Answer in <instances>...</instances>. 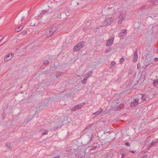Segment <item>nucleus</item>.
Masks as SVG:
<instances>
[{
	"instance_id": "obj_15",
	"label": "nucleus",
	"mask_w": 158,
	"mask_h": 158,
	"mask_svg": "<svg viewBox=\"0 0 158 158\" xmlns=\"http://www.w3.org/2000/svg\"><path fill=\"white\" fill-rule=\"evenodd\" d=\"M23 26H22V25L16 28L15 29V31L16 32H19V31H21L23 29Z\"/></svg>"
},
{
	"instance_id": "obj_45",
	"label": "nucleus",
	"mask_w": 158,
	"mask_h": 158,
	"mask_svg": "<svg viewBox=\"0 0 158 158\" xmlns=\"http://www.w3.org/2000/svg\"><path fill=\"white\" fill-rule=\"evenodd\" d=\"M110 131H104V134H106V133H108Z\"/></svg>"
},
{
	"instance_id": "obj_31",
	"label": "nucleus",
	"mask_w": 158,
	"mask_h": 158,
	"mask_svg": "<svg viewBox=\"0 0 158 158\" xmlns=\"http://www.w3.org/2000/svg\"><path fill=\"white\" fill-rule=\"evenodd\" d=\"M48 133V131L47 130H45V132H44L42 133V135H47Z\"/></svg>"
},
{
	"instance_id": "obj_46",
	"label": "nucleus",
	"mask_w": 158,
	"mask_h": 158,
	"mask_svg": "<svg viewBox=\"0 0 158 158\" xmlns=\"http://www.w3.org/2000/svg\"><path fill=\"white\" fill-rule=\"evenodd\" d=\"M130 152H131L133 153H135V151H130Z\"/></svg>"
},
{
	"instance_id": "obj_14",
	"label": "nucleus",
	"mask_w": 158,
	"mask_h": 158,
	"mask_svg": "<svg viewBox=\"0 0 158 158\" xmlns=\"http://www.w3.org/2000/svg\"><path fill=\"white\" fill-rule=\"evenodd\" d=\"M143 101H149V99H151L150 98L148 97V95L146 94L143 95Z\"/></svg>"
},
{
	"instance_id": "obj_17",
	"label": "nucleus",
	"mask_w": 158,
	"mask_h": 158,
	"mask_svg": "<svg viewBox=\"0 0 158 158\" xmlns=\"http://www.w3.org/2000/svg\"><path fill=\"white\" fill-rule=\"evenodd\" d=\"M93 73V72L91 71H89L88 73L86 75L85 78H88L91 76Z\"/></svg>"
},
{
	"instance_id": "obj_3",
	"label": "nucleus",
	"mask_w": 158,
	"mask_h": 158,
	"mask_svg": "<svg viewBox=\"0 0 158 158\" xmlns=\"http://www.w3.org/2000/svg\"><path fill=\"white\" fill-rule=\"evenodd\" d=\"M114 19L111 17L106 18L103 23V26H106L110 25L113 22Z\"/></svg>"
},
{
	"instance_id": "obj_16",
	"label": "nucleus",
	"mask_w": 158,
	"mask_h": 158,
	"mask_svg": "<svg viewBox=\"0 0 158 158\" xmlns=\"http://www.w3.org/2000/svg\"><path fill=\"white\" fill-rule=\"evenodd\" d=\"M85 103L84 102L77 105L78 109H80L82 107H83V106L85 105Z\"/></svg>"
},
{
	"instance_id": "obj_1",
	"label": "nucleus",
	"mask_w": 158,
	"mask_h": 158,
	"mask_svg": "<svg viewBox=\"0 0 158 158\" xmlns=\"http://www.w3.org/2000/svg\"><path fill=\"white\" fill-rule=\"evenodd\" d=\"M57 30L56 27H52L47 30L46 31L45 35L47 37H50Z\"/></svg>"
},
{
	"instance_id": "obj_32",
	"label": "nucleus",
	"mask_w": 158,
	"mask_h": 158,
	"mask_svg": "<svg viewBox=\"0 0 158 158\" xmlns=\"http://www.w3.org/2000/svg\"><path fill=\"white\" fill-rule=\"evenodd\" d=\"M146 6H143L141 8V10L142 11H143V10H144L146 9Z\"/></svg>"
},
{
	"instance_id": "obj_37",
	"label": "nucleus",
	"mask_w": 158,
	"mask_h": 158,
	"mask_svg": "<svg viewBox=\"0 0 158 158\" xmlns=\"http://www.w3.org/2000/svg\"><path fill=\"white\" fill-rule=\"evenodd\" d=\"M47 12H48L47 10H43L42 13L43 14H45V13H47Z\"/></svg>"
},
{
	"instance_id": "obj_4",
	"label": "nucleus",
	"mask_w": 158,
	"mask_h": 158,
	"mask_svg": "<svg viewBox=\"0 0 158 158\" xmlns=\"http://www.w3.org/2000/svg\"><path fill=\"white\" fill-rule=\"evenodd\" d=\"M126 17V13H120L118 17V23L119 25L122 24Z\"/></svg>"
},
{
	"instance_id": "obj_35",
	"label": "nucleus",
	"mask_w": 158,
	"mask_h": 158,
	"mask_svg": "<svg viewBox=\"0 0 158 158\" xmlns=\"http://www.w3.org/2000/svg\"><path fill=\"white\" fill-rule=\"evenodd\" d=\"M91 127V125H89L88 126H87L86 128L85 129H90Z\"/></svg>"
},
{
	"instance_id": "obj_47",
	"label": "nucleus",
	"mask_w": 158,
	"mask_h": 158,
	"mask_svg": "<svg viewBox=\"0 0 158 158\" xmlns=\"http://www.w3.org/2000/svg\"><path fill=\"white\" fill-rule=\"evenodd\" d=\"M118 100H116V103H117V104H118ZM117 105H118V104H117Z\"/></svg>"
},
{
	"instance_id": "obj_12",
	"label": "nucleus",
	"mask_w": 158,
	"mask_h": 158,
	"mask_svg": "<svg viewBox=\"0 0 158 158\" xmlns=\"http://www.w3.org/2000/svg\"><path fill=\"white\" fill-rule=\"evenodd\" d=\"M103 110L102 108H100L99 110L93 113V115H97L101 114Z\"/></svg>"
},
{
	"instance_id": "obj_11",
	"label": "nucleus",
	"mask_w": 158,
	"mask_h": 158,
	"mask_svg": "<svg viewBox=\"0 0 158 158\" xmlns=\"http://www.w3.org/2000/svg\"><path fill=\"white\" fill-rule=\"evenodd\" d=\"M124 107V104H120L118 105V106L114 108V110H119Z\"/></svg>"
},
{
	"instance_id": "obj_23",
	"label": "nucleus",
	"mask_w": 158,
	"mask_h": 158,
	"mask_svg": "<svg viewBox=\"0 0 158 158\" xmlns=\"http://www.w3.org/2000/svg\"><path fill=\"white\" fill-rule=\"evenodd\" d=\"M6 146L7 148H8V149H12L11 144L10 143H8V144H6Z\"/></svg>"
},
{
	"instance_id": "obj_24",
	"label": "nucleus",
	"mask_w": 158,
	"mask_h": 158,
	"mask_svg": "<svg viewBox=\"0 0 158 158\" xmlns=\"http://www.w3.org/2000/svg\"><path fill=\"white\" fill-rule=\"evenodd\" d=\"M120 154L121 155H122L123 154H125L126 152L124 149H122L120 151Z\"/></svg>"
},
{
	"instance_id": "obj_30",
	"label": "nucleus",
	"mask_w": 158,
	"mask_h": 158,
	"mask_svg": "<svg viewBox=\"0 0 158 158\" xmlns=\"http://www.w3.org/2000/svg\"><path fill=\"white\" fill-rule=\"evenodd\" d=\"M2 118L3 119H4L6 116V113H5L3 112L2 113Z\"/></svg>"
},
{
	"instance_id": "obj_43",
	"label": "nucleus",
	"mask_w": 158,
	"mask_h": 158,
	"mask_svg": "<svg viewBox=\"0 0 158 158\" xmlns=\"http://www.w3.org/2000/svg\"><path fill=\"white\" fill-rule=\"evenodd\" d=\"M141 158H147V156L145 155L144 156H142Z\"/></svg>"
},
{
	"instance_id": "obj_39",
	"label": "nucleus",
	"mask_w": 158,
	"mask_h": 158,
	"mask_svg": "<svg viewBox=\"0 0 158 158\" xmlns=\"http://www.w3.org/2000/svg\"><path fill=\"white\" fill-rule=\"evenodd\" d=\"M31 25L32 26L37 25H36L35 23H31Z\"/></svg>"
},
{
	"instance_id": "obj_20",
	"label": "nucleus",
	"mask_w": 158,
	"mask_h": 158,
	"mask_svg": "<svg viewBox=\"0 0 158 158\" xmlns=\"http://www.w3.org/2000/svg\"><path fill=\"white\" fill-rule=\"evenodd\" d=\"M156 141H153L151 143L149 144L148 147L151 148L153 146H154L156 144Z\"/></svg>"
},
{
	"instance_id": "obj_26",
	"label": "nucleus",
	"mask_w": 158,
	"mask_h": 158,
	"mask_svg": "<svg viewBox=\"0 0 158 158\" xmlns=\"http://www.w3.org/2000/svg\"><path fill=\"white\" fill-rule=\"evenodd\" d=\"M61 74H63V73L62 72H59V73H57L56 74V77L57 78L58 77L60 76Z\"/></svg>"
},
{
	"instance_id": "obj_42",
	"label": "nucleus",
	"mask_w": 158,
	"mask_h": 158,
	"mask_svg": "<svg viewBox=\"0 0 158 158\" xmlns=\"http://www.w3.org/2000/svg\"><path fill=\"white\" fill-rule=\"evenodd\" d=\"M132 73V71L130 70L129 72V74H131Z\"/></svg>"
},
{
	"instance_id": "obj_28",
	"label": "nucleus",
	"mask_w": 158,
	"mask_h": 158,
	"mask_svg": "<svg viewBox=\"0 0 158 158\" xmlns=\"http://www.w3.org/2000/svg\"><path fill=\"white\" fill-rule=\"evenodd\" d=\"M97 148V146H94L92 148H91L90 149V150L91 151V150H94L95 149H96Z\"/></svg>"
},
{
	"instance_id": "obj_22",
	"label": "nucleus",
	"mask_w": 158,
	"mask_h": 158,
	"mask_svg": "<svg viewBox=\"0 0 158 158\" xmlns=\"http://www.w3.org/2000/svg\"><path fill=\"white\" fill-rule=\"evenodd\" d=\"M115 64L116 63L114 61H112L110 64L111 68H112L113 67H114L115 66Z\"/></svg>"
},
{
	"instance_id": "obj_10",
	"label": "nucleus",
	"mask_w": 158,
	"mask_h": 158,
	"mask_svg": "<svg viewBox=\"0 0 158 158\" xmlns=\"http://www.w3.org/2000/svg\"><path fill=\"white\" fill-rule=\"evenodd\" d=\"M138 59V55L137 53V49H136L135 52L134 53V54L133 56V61L134 62H135Z\"/></svg>"
},
{
	"instance_id": "obj_29",
	"label": "nucleus",
	"mask_w": 158,
	"mask_h": 158,
	"mask_svg": "<svg viewBox=\"0 0 158 158\" xmlns=\"http://www.w3.org/2000/svg\"><path fill=\"white\" fill-rule=\"evenodd\" d=\"M49 61L45 60L43 64L45 65L48 64L49 63Z\"/></svg>"
},
{
	"instance_id": "obj_6",
	"label": "nucleus",
	"mask_w": 158,
	"mask_h": 158,
	"mask_svg": "<svg viewBox=\"0 0 158 158\" xmlns=\"http://www.w3.org/2000/svg\"><path fill=\"white\" fill-rule=\"evenodd\" d=\"M114 38L113 36L110 37V38L106 42V46L107 47L111 46L113 43Z\"/></svg>"
},
{
	"instance_id": "obj_49",
	"label": "nucleus",
	"mask_w": 158,
	"mask_h": 158,
	"mask_svg": "<svg viewBox=\"0 0 158 158\" xmlns=\"http://www.w3.org/2000/svg\"><path fill=\"white\" fill-rule=\"evenodd\" d=\"M156 51L158 53V49H156Z\"/></svg>"
},
{
	"instance_id": "obj_33",
	"label": "nucleus",
	"mask_w": 158,
	"mask_h": 158,
	"mask_svg": "<svg viewBox=\"0 0 158 158\" xmlns=\"http://www.w3.org/2000/svg\"><path fill=\"white\" fill-rule=\"evenodd\" d=\"M21 34L23 35H26L27 34V31H23L21 32Z\"/></svg>"
},
{
	"instance_id": "obj_48",
	"label": "nucleus",
	"mask_w": 158,
	"mask_h": 158,
	"mask_svg": "<svg viewBox=\"0 0 158 158\" xmlns=\"http://www.w3.org/2000/svg\"><path fill=\"white\" fill-rule=\"evenodd\" d=\"M68 13H69V12H68V13H67V14L66 13V15H68Z\"/></svg>"
},
{
	"instance_id": "obj_8",
	"label": "nucleus",
	"mask_w": 158,
	"mask_h": 158,
	"mask_svg": "<svg viewBox=\"0 0 158 158\" xmlns=\"http://www.w3.org/2000/svg\"><path fill=\"white\" fill-rule=\"evenodd\" d=\"M13 57V54L10 53L6 55L4 58V61L7 62L11 59Z\"/></svg>"
},
{
	"instance_id": "obj_19",
	"label": "nucleus",
	"mask_w": 158,
	"mask_h": 158,
	"mask_svg": "<svg viewBox=\"0 0 158 158\" xmlns=\"http://www.w3.org/2000/svg\"><path fill=\"white\" fill-rule=\"evenodd\" d=\"M114 155V154L113 153H110L107 155L105 158H112L113 157Z\"/></svg>"
},
{
	"instance_id": "obj_21",
	"label": "nucleus",
	"mask_w": 158,
	"mask_h": 158,
	"mask_svg": "<svg viewBox=\"0 0 158 158\" xmlns=\"http://www.w3.org/2000/svg\"><path fill=\"white\" fill-rule=\"evenodd\" d=\"M78 108L77 107V105H76L74 106L73 108H72L71 109V111H75L77 110H78Z\"/></svg>"
},
{
	"instance_id": "obj_5",
	"label": "nucleus",
	"mask_w": 158,
	"mask_h": 158,
	"mask_svg": "<svg viewBox=\"0 0 158 158\" xmlns=\"http://www.w3.org/2000/svg\"><path fill=\"white\" fill-rule=\"evenodd\" d=\"M127 33V31L126 29H122L121 30V32L118 34V36L121 39H123L125 35L123 34L126 35Z\"/></svg>"
},
{
	"instance_id": "obj_38",
	"label": "nucleus",
	"mask_w": 158,
	"mask_h": 158,
	"mask_svg": "<svg viewBox=\"0 0 158 158\" xmlns=\"http://www.w3.org/2000/svg\"><path fill=\"white\" fill-rule=\"evenodd\" d=\"M121 156H121V158H124L126 156V155H125V154H122V155H121Z\"/></svg>"
},
{
	"instance_id": "obj_2",
	"label": "nucleus",
	"mask_w": 158,
	"mask_h": 158,
	"mask_svg": "<svg viewBox=\"0 0 158 158\" xmlns=\"http://www.w3.org/2000/svg\"><path fill=\"white\" fill-rule=\"evenodd\" d=\"M85 42L82 41L76 44L73 48L74 52H77L82 48L84 45Z\"/></svg>"
},
{
	"instance_id": "obj_34",
	"label": "nucleus",
	"mask_w": 158,
	"mask_h": 158,
	"mask_svg": "<svg viewBox=\"0 0 158 158\" xmlns=\"http://www.w3.org/2000/svg\"><path fill=\"white\" fill-rule=\"evenodd\" d=\"M153 84L154 86H156L158 84V81H154L153 82Z\"/></svg>"
},
{
	"instance_id": "obj_40",
	"label": "nucleus",
	"mask_w": 158,
	"mask_h": 158,
	"mask_svg": "<svg viewBox=\"0 0 158 158\" xmlns=\"http://www.w3.org/2000/svg\"><path fill=\"white\" fill-rule=\"evenodd\" d=\"M25 19V17H22L21 18V21H22Z\"/></svg>"
},
{
	"instance_id": "obj_36",
	"label": "nucleus",
	"mask_w": 158,
	"mask_h": 158,
	"mask_svg": "<svg viewBox=\"0 0 158 158\" xmlns=\"http://www.w3.org/2000/svg\"><path fill=\"white\" fill-rule=\"evenodd\" d=\"M125 144L127 146H129L130 145V143L128 142H126Z\"/></svg>"
},
{
	"instance_id": "obj_7",
	"label": "nucleus",
	"mask_w": 158,
	"mask_h": 158,
	"mask_svg": "<svg viewBox=\"0 0 158 158\" xmlns=\"http://www.w3.org/2000/svg\"><path fill=\"white\" fill-rule=\"evenodd\" d=\"M138 103H139V102L138 99L136 98H135L134 99L133 101L131 103V106L132 107H135L137 106Z\"/></svg>"
},
{
	"instance_id": "obj_27",
	"label": "nucleus",
	"mask_w": 158,
	"mask_h": 158,
	"mask_svg": "<svg viewBox=\"0 0 158 158\" xmlns=\"http://www.w3.org/2000/svg\"><path fill=\"white\" fill-rule=\"evenodd\" d=\"M87 78H85L81 81V83L82 84H85L86 82V81Z\"/></svg>"
},
{
	"instance_id": "obj_13",
	"label": "nucleus",
	"mask_w": 158,
	"mask_h": 158,
	"mask_svg": "<svg viewBox=\"0 0 158 158\" xmlns=\"http://www.w3.org/2000/svg\"><path fill=\"white\" fill-rule=\"evenodd\" d=\"M150 2L154 6L158 5V0H150Z\"/></svg>"
},
{
	"instance_id": "obj_18",
	"label": "nucleus",
	"mask_w": 158,
	"mask_h": 158,
	"mask_svg": "<svg viewBox=\"0 0 158 158\" xmlns=\"http://www.w3.org/2000/svg\"><path fill=\"white\" fill-rule=\"evenodd\" d=\"M76 156H77L78 158H82L83 157V156L79 152L76 153Z\"/></svg>"
},
{
	"instance_id": "obj_44",
	"label": "nucleus",
	"mask_w": 158,
	"mask_h": 158,
	"mask_svg": "<svg viewBox=\"0 0 158 158\" xmlns=\"http://www.w3.org/2000/svg\"><path fill=\"white\" fill-rule=\"evenodd\" d=\"M155 60V61H157L158 60V58H156L155 59H154Z\"/></svg>"
},
{
	"instance_id": "obj_25",
	"label": "nucleus",
	"mask_w": 158,
	"mask_h": 158,
	"mask_svg": "<svg viewBox=\"0 0 158 158\" xmlns=\"http://www.w3.org/2000/svg\"><path fill=\"white\" fill-rule=\"evenodd\" d=\"M124 61V58H121L119 60V63L120 64H122Z\"/></svg>"
},
{
	"instance_id": "obj_9",
	"label": "nucleus",
	"mask_w": 158,
	"mask_h": 158,
	"mask_svg": "<svg viewBox=\"0 0 158 158\" xmlns=\"http://www.w3.org/2000/svg\"><path fill=\"white\" fill-rule=\"evenodd\" d=\"M143 95L140 94L138 95V97L136 98L138 99L139 103H140L142 102L143 101Z\"/></svg>"
},
{
	"instance_id": "obj_41",
	"label": "nucleus",
	"mask_w": 158,
	"mask_h": 158,
	"mask_svg": "<svg viewBox=\"0 0 158 158\" xmlns=\"http://www.w3.org/2000/svg\"><path fill=\"white\" fill-rule=\"evenodd\" d=\"M108 52H109V50H108V49H107V48L106 49L105 52V53H107Z\"/></svg>"
}]
</instances>
